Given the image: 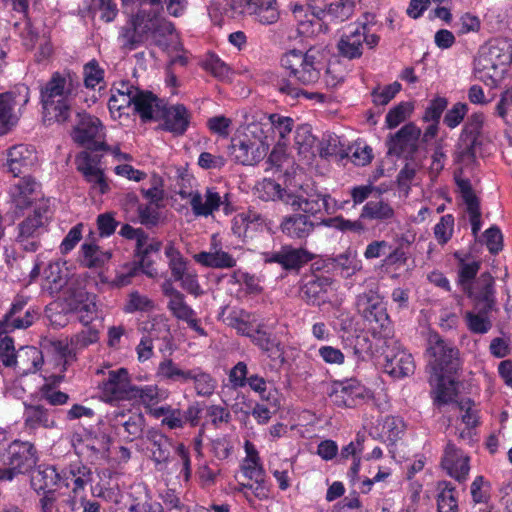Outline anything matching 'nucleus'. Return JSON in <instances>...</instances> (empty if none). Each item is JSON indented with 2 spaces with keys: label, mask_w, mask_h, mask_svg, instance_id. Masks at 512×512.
<instances>
[{
  "label": "nucleus",
  "mask_w": 512,
  "mask_h": 512,
  "mask_svg": "<svg viewBox=\"0 0 512 512\" xmlns=\"http://www.w3.org/2000/svg\"><path fill=\"white\" fill-rule=\"evenodd\" d=\"M79 88L80 82L76 74L70 71L52 73L50 79L40 86L44 121L67 122Z\"/></svg>",
  "instance_id": "1"
},
{
  "label": "nucleus",
  "mask_w": 512,
  "mask_h": 512,
  "mask_svg": "<svg viewBox=\"0 0 512 512\" xmlns=\"http://www.w3.org/2000/svg\"><path fill=\"white\" fill-rule=\"evenodd\" d=\"M39 460L38 450L30 441L14 440L0 453V481H12L30 472Z\"/></svg>",
  "instance_id": "2"
},
{
  "label": "nucleus",
  "mask_w": 512,
  "mask_h": 512,
  "mask_svg": "<svg viewBox=\"0 0 512 512\" xmlns=\"http://www.w3.org/2000/svg\"><path fill=\"white\" fill-rule=\"evenodd\" d=\"M358 309L374 338L388 340L393 337V323L387 313L385 302L377 293L370 291L360 295Z\"/></svg>",
  "instance_id": "3"
},
{
  "label": "nucleus",
  "mask_w": 512,
  "mask_h": 512,
  "mask_svg": "<svg viewBox=\"0 0 512 512\" xmlns=\"http://www.w3.org/2000/svg\"><path fill=\"white\" fill-rule=\"evenodd\" d=\"M426 351L431 376H455L460 368L459 350L450 341L431 333Z\"/></svg>",
  "instance_id": "4"
},
{
  "label": "nucleus",
  "mask_w": 512,
  "mask_h": 512,
  "mask_svg": "<svg viewBox=\"0 0 512 512\" xmlns=\"http://www.w3.org/2000/svg\"><path fill=\"white\" fill-rule=\"evenodd\" d=\"M72 138L77 144L85 147V151L92 154L109 150V146L104 141L101 121L85 111L76 114Z\"/></svg>",
  "instance_id": "5"
},
{
  "label": "nucleus",
  "mask_w": 512,
  "mask_h": 512,
  "mask_svg": "<svg viewBox=\"0 0 512 512\" xmlns=\"http://www.w3.org/2000/svg\"><path fill=\"white\" fill-rule=\"evenodd\" d=\"M29 99L30 89L23 83L0 93V135L8 133L18 123Z\"/></svg>",
  "instance_id": "6"
},
{
  "label": "nucleus",
  "mask_w": 512,
  "mask_h": 512,
  "mask_svg": "<svg viewBox=\"0 0 512 512\" xmlns=\"http://www.w3.org/2000/svg\"><path fill=\"white\" fill-rule=\"evenodd\" d=\"M28 301L24 296L17 295L10 308L0 319V337L15 330L31 327L41 316L37 307L27 306Z\"/></svg>",
  "instance_id": "7"
},
{
  "label": "nucleus",
  "mask_w": 512,
  "mask_h": 512,
  "mask_svg": "<svg viewBox=\"0 0 512 512\" xmlns=\"http://www.w3.org/2000/svg\"><path fill=\"white\" fill-rule=\"evenodd\" d=\"M132 383L126 368L109 370L106 377L98 384L101 399L106 403L129 401Z\"/></svg>",
  "instance_id": "8"
},
{
  "label": "nucleus",
  "mask_w": 512,
  "mask_h": 512,
  "mask_svg": "<svg viewBox=\"0 0 512 512\" xmlns=\"http://www.w3.org/2000/svg\"><path fill=\"white\" fill-rule=\"evenodd\" d=\"M368 390L358 379L336 380L329 394L333 404L339 408H355L364 402Z\"/></svg>",
  "instance_id": "9"
},
{
  "label": "nucleus",
  "mask_w": 512,
  "mask_h": 512,
  "mask_svg": "<svg viewBox=\"0 0 512 512\" xmlns=\"http://www.w3.org/2000/svg\"><path fill=\"white\" fill-rule=\"evenodd\" d=\"M101 158L100 153L82 151L76 156L75 163L85 181L90 184L91 190L105 194L110 190V186L103 169L99 167Z\"/></svg>",
  "instance_id": "10"
},
{
  "label": "nucleus",
  "mask_w": 512,
  "mask_h": 512,
  "mask_svg": "<svg viewBox=\"0 0 512 512\" xmlns=\"http://www.w3.org/2000/svg\"><path fill=\"white\" fill-rule=\"evenodd\" d=\"M421 137V129L414 123L405 124L394 134H390L386 140L387 154L397 157L413 158L418 151V143Z\"/></svg>",
  "instance_id": "11"
},
{
  "label": "nucleus",
  "mask_w": 512,
  "mask_h": 512,
  "mask_svg": "<svg viewBox=\"0 0 512 512\" xmlns=\"http://www.w3.org/2000/svg\"><path fill=\"white\" fill-rule=\"evenodd\" d=\"M269 144L264 140L252 141L247 135L233 138L229 146V153L236 163L242 165H256L265 158Z\"/></svg>",
  "instance_id": "12"
},
{
  "label": "nucleus",
  "mask_w": 512,
  "mask_h": 512,
  "mask_svg": "<svg viewBox=\"0 0 512 512\" xmlns=\"http://www.w3.org/2000/svg\"><path fill=\"white\" fill-rule=\"evenodd\" d=\"M365 21L350 25L337 43L339 55L349 60L360 58L363 54L365 33L369 31L368 24L374 19L369 13L364 15Z\"/></svg>",
  "instance_id": "13"
},
{
  "label": "nucleus",
  "mask_w": 512,
  "mask_h": 512,
  "mask_svg": "<svg viewBox=\"0 0 512 512\" xmlns=\"http://www.w3.org/2000/svg\"><path fill=\"white\" fill-rule=\"evenodd\" d=\"M261 258L266 264L276 263L282 269L290 271L299 270L313 259V255L305 249L283 245L279 251L262 252Z\"/></svg>",
  "instance_id": "14"
},
{
  "label": "nucleus",
  "mask_w": 512,
  "mask_h": 512,
  "mask_svg": "<svg viewBox=\"0 0 512 512\" xmlns=\"http://www.w3.org/2000/svg\"><path fill=\"white\" fill-rule=\"evenodd\" d=\"M228 194L222 197L214 188H207L203 199L199 192L191 194L190 205L192 211L197 216H208L212 215L215 210L219 207H223V211L226 215L233 212L234 207L228 200Z\"/></svg>",
  "instance_id": "15"
},
{
  "label": "nucleus",
  "mask_w": 512,
  "mask_h": 512,
  "mask_svg": "<svg viewBox=\"0 0 512 512\" xmlns=\"http://www.w3.org/2000/svg\"><path fill=\"white\" fill-rule=\"evenodd\" d=\"M469 462V456L457 448L454 443L449 441L446 444L441 458V467L450 477L460 483L466 481L470 471Z\"/></svg>",
  "instance_id": "16"
},
{
  "label": "nucleus",
  "mask_w": 512,
  "mask_h": 512,
  "mask_svg": "<svg viewBox=\"0 0 512 512\" xmlns=\"http://www.w3.org/2000/svg\"><path fill=\"white\" fill-rule=\"evenodd\" d=\"M147 450L158 470H162L171 462L172 452L176 446L172 438L158 430H149L146 435Z\"/></svg>",
  "instance_id": "17"
},
{
  "label": "nucleus",
  "mask_w": 512,
  "mask_h": 512,
  "mask_svg": "<svg viewBox=\"0 0 512 512\" xmlns=\"http://www.w3.org/2000/svg\"><path fill=\"white\" fill-rule=\"evenodd\" d=\"M250 341L270 360L285 361L284 345L281 340L271 331L266 329V325L260 323L256 326L253 334L250 335Z\"/></svg>",
  "instance_id": "18"
},
{
  "label": "nucleus",
  "mask_w": 512,
  "mask_h": 512,
  "mask_svg": "<svg viewBox=\"0 0 512 512\" xmlns=\"http://www.w3.org/2000/svg\"><path fill=\"white\" fill-rule=\"evenodd\" d=\"M384 358V370L394 378L401 379L412 375L415 371V362L412 354L399 345L388 349L385 352Z\"/></svg>",
  "instance_id": "19"
},
{
  "label": "nucleus",
  "mask_w": 512,
  "mask_h": 512,
  "mask_svg": "<svg viewBox=\"0 0 512 512\" xmlns=\"http://www.w3.org/2000/svg\"><path fill=\"white\" fill-rule=\"evenodd\" d=\"M111 439L105 433L88 434L80 441L78 454L85 457L91 464L109 458Z\"/></svg>",
  "instance_id": "20"
},
{
  "label": "nucleus",
  "mask_w": 512,
  "mask_h": 512,
  "mask_svg": "<svg viewBox=\"0 0 512 512\" xmlns=\"http://www.w3.org/2000/svg\"><path fill=\"white\" fill-rule=\"evenodd\" d=\"M38 183L31 177H23L9 191L12 204L15 206V216H24L25 210L31 208L32 201L37 196Z\"/></svg>",
  "instance_id": "21"
},
{
  "label": "nucleus",
  "mask_w": 512,
  "mask_h": 512,
  "mask_svg": "<svg viewBox=\"0 0 512 512\" xmlns=\"http://www.w3.org/2000/svg\"><path fill=\"white\" fill-rule=\"evenodd\" d=\"M325 57L324 50L317 47L309 48L304 53L303 69L298 71V83L306 86L316 83L325 68Z\"/></svg>",
  "instance_id": "22"
},
{
  "label": "nucleus",
  "mask_w": 512,
  "mask_h": 512,
  "mask_svg": "<svg viewBox=\"0 0 512 512\" xmlns=\"http://www.w3.org/2000/svg\"><path fill=\"white\" fill-rule=\"evenodd\" d=\"M60 485L71 489L75 494L84 490L85 486L92 480L91 469L81 461L71 462L59 472Z\"/></svg>",
  "instance_id": "23"
},
{
  "label": "nucleus",
  "mask_w": 512,
  "mask_h": 512,
  "mask_svg": "<svg viewBox=\"0 0 512 512\" xmlns=\"http://www.w3.org/2000/svg\"><path fill=\"white\" fill-rule=\"evenodd\" d=\"M159 119H163L162 128L174 135H182L188 128L190 122V113L183 104H177L167 107L163 103L159 113Z\"/></svg>",
  "instance_id": "24"
},
{
  "label": "nucleus",
  "mask_w": 512,
  "mask_h": 512,
  "mask_svg": "<svg viewBox=\"0 0 512 512\" xmlns=\"http://www.w3.org/2000/svg\"><path fill=\"white\" fill-rule=\"evenodd\" d=\"M144 418L141 414L118 412L112 419V427L124 440L132 442L143 431Z\"/></svg>",
  "instance_id": "25"
},
{
  "label": "nucleus",
  "mask_w": 512,
  "mask_h": 512,
  "mask_svg": "<svg viewBox=\"0 0 512 512\" xmlns=\"http://www.w3.org/2000/svg\"><path fill=\"white\" fill-rule=\"evenodd\" d=\"M334 279L328 275L313 274L301 288L302 297L307 303L320 305L327 298L329 289L332 288Z\"/></svg>",
  "instance_id": "26"
},
{
  "label": "nucleus",
  "mask_w": 512,
  "mask_h": 512,
  "mask_svg": "<svg viewBox=\"0 0 512 512\" xmlns=\"http://www.w3.org/2000/svg\"><path fill=\"white\" fill-rule=\"evenodd\" d=\"M36 163L37 155L32 146L19 144L8 150L7 164L15 177L31 169Z\"/></svg>",
  "instance_id": "27"
},
{
  "label": "nucleus",
  "mask_w": 512,
  "mask_h": 512,
  "mask_svg": "<svg viewBox=\"0 0 512 512\" xmlns=\"http://www.w3.org/2000/svg\"><path fill=\"white\" fill-rule=\"evenodd\" d=\"M131 99L133 110L140 116L142 121L146 122L159 119V113L164 101L159 99L152 92L140 89Z\"/></svg>",
  "instance_id": "28"
},
{
  "label": "nucleus",
  "mask_w": 512,
  "mask_h": 512,
  "mask_svg": "<svg viewBox=\"0 0 512 512\" xmlns=\"http://www.w3.org/2000/svg\"><path fill=\"white\" fill-rule=\"evenodd\" d=\"M23 419L25 428L31 432L40 428L53 429L57 426L52 412L40 404H25Z\"/></svg>",
  "instance_id": "29"
},
{
  "label": "nucleus",
  "mask_w": 512,
  "mask_h": 512,
  "mask_svg": "<svg viewBox=\"0 0 512 512\" xmlns=\"http://www.w3.org/2000/svg\"><path fill=\"white\" fill-rule=\"evenodd\" d=\"M120 234L126 239L136 241L135 254L141 258L142 264L145 262V257L152 252H158L162 246L161 241L154 238L150 239L142 228L121 226Z\"/></svg>",
  "instance_id": "30"
},
{
  "label": "nucleus",
  "mask_w": 512,
  "mask_h": 512,
  "mask_svg": "<svg viewBox=\"0 0 512 512\" xmlns=\"http://www.w3.org/2000/svg\"><path fill=\"white\" fill-rule=\"evenodd\" d=\"M44 364L42 351L35 346H22L14 357L13 367L23 375L38 372Z\"/></svg>",
  "instance_id": "31"
},
{
  "label": "nucleus",
  "mask_w": 512,
  "mask_h": 512,
  "mask_svg": "<svg viewBox=\"0 0 512 512\" xmlns=\"http://www.w3.org/2000/svg\"><path fill=\"white\" fill-rule=\"evenodd\" d=\"M286 187L281 188V185L272 179H265L262 184V190L266 194V196L262 195L261 197L264 200H276L279 199L283 201L285 204H289L290 201H293V204L298 202L297 196H295V189L298 187L297 178L294 177L292 179H287L285 182Z\"/></svg>",
  "instance_id": "32"
},
{
  "label": "nucleus",
  "mask_w": 512,
  "mask_h": 512,
  "mask_svg": "<svg viewBox=\"0 0 512 512\" xmlns=\"http://www.w3.org/2000/svg\"><path fill=\"white\" fill-rule=\"evenodd\" d=\"M495 279L489 272L480 275L477 282V291L474 295L477 308H483V312H492L495 308Z\"/></svg>",
  "instance_id": "33"
},
{
  "label": "nucleus",
  "mask_w": 512,
  "mask_h": 512,
  "mask_svg": "<svg viewBox=\"0 0 512 512\" xmlns=\"http://www.w3.org/2000/svg\"><path fill=\"white\" fill-rule=\"evenodd\" d=\"M60 481L59 472L54 466L42 464L32 473L30 484L31 488L40 494L48 490H56Z\"/></svg>",
  "instance_id": "34"
},
{
  "label": "nucleus",
  "mask_w": 512,
  "mask_h": 512,
  "mask_svg": "<svg viewBox=\"0 0 512 512\" xmlns=\"http://www.w3.org/2000/svg\"><path fill=\"white\" fill-rule=\"evenodd\" d=\"M191 373L192 369H182L173 359L164 358L159 362L155 375L160 381L184 385L190 383Z\"/></svg>",
  "instance_id": "35"
},
{
  "label": "nucleus",
  "mask_w": 512,
  "mask_h": 512,
  "mask_svg": "<svg viewBox=\"0 0 512 512\" xmlns=\"http://www.w3.org/2000/svg\"><path fill=\"white\" fill-rule=\"evenodd\" d=\"M435 383L433 390V402L437 407L452 403L457 396L456 381L454 376H431L430 383Z\"/></svg>",
  "instance_id": "36"
},
{
  "label": "nucleus",
  "mask_w": 512,
  "mask_h": 512,
  "mask_svg": "<svg viewBox=\"0 0 512 512\" xmlns=\"http://www.w3.org/2000/svg\"><path fill=\"white\" fill-rule=\"evenodd\" d=\"M305 191L301 184L298 183V187L295 189V196L298 202L293 204V201H290L288 205H291L294 211H302L304 214H296L294 216H290L286 218V224L290 222L300 221L302 224H313L309 221V216L314 215L317 211H320V204L317 200H308L304 197Z\"/></svg>",
  "instance_id": "37"
},
{
  "label": "nucleus",
  "mask_w": 512,
  "mask_h": 512,
  "mask_svg": "<svg viewBox=\"0 0 512 512\" xmlns=\"http://www.w3.org/2000/svg\"><path fill=\"white\" fill-rule=\"evenodd\" d=\"M454 258L458 262V283L466 290L471 288L473 280L476 278L481 263L477 260L468 261L470 254L456 251Z\"/></svg>",
  "instance_id": "38"
},
{
  "label": "nucleus",
  "mask_w": 512,
  "mask_h": 512,
  "mask_svg": "<svg viewBox=\"0 0 512 512\" xmlns=\"http://www.w3.org/2000/svg\"><path fill=\"white\" fill-rule=\"evenodd\" d=\"M165 398L164 393L155 384L143 386L132 384L129 401H139L147 411L151 406L158 404Z\"/></svg>",
  "instance_id": "39"
},
{
  "label": "nucleus",
  "mask_w": 512,
  "mask_h": 512,
  "mask_svg": "<svg viewBox=\"0 0 512 512\" xmlns=\"http://www.w3.org/2000/svg\"><path fill=\"white\" fill-rule=\"evenodd\" d=\"M139 273L137 261L127 262L116 270V275L110 279L104 272L98 274L100 283L108 284L111 288H122L131 284L132 279Z\"/></svg>",
  "instance_id": "40"
},
{
  "label": "nucleus",
  "mask_w": 512,
  "mask_h": 512,
  "mask_svg": "<svg viewBox=\"0 0 512 512\" xmlns=\"http://www.w3.org/2000/svg\"><path fill=\"white\" fill-rule=\"evenodd\" d=\"M190 382L196 395L206 398L212 396L218 386L216 378L199 366L192 368Z\"/></svg>",
  "instance_id": "41"
},
{
  "label": "nucleus",
  "mask_w": 512,
  "mask_h": 512,
  "mask_svg": "<svg viewBox=\"0 0 512 512\" xmlns=\"http://www.w3.org/2000/svg\"><path fill=\"white\" fill-rule=\"evenodd\" d=\"M456 182L461 192L462 200L466 205V212L469 216L470 224H481L479 200L475 195L469 180L458 179Z\"/></svg>",
  "instance_id": "42"
},
{
  "label": "nucleus",
  "mask_w": 512,
  "mask_h": 512,
  "mask_svg": "<svg viewBox=\"0 0 512 512\" xmlns=\"http://www.w3.org/2000/svg\"><path fill=\"white\" fill-rule=\"evenodd\" d=\"M437 511L458 512V498L456 487L448 481H439L437 484Z\"/></svg>",
  "instance_id": "43"
},
{
  "label": "nucleus",
  "mask_w": 512,
  "mask_h": 512,
  "mask_svg": "<svg viewBox=\"0 0 512 512\" xmlns=\"http://www.w3.org/2000/svg\"><path fill=\"white\" fill-rule=\"evenodd\" d=\"M112 257L110 251H102L93 243H84L81 246V263L87 268H100Z\"/></svg>",
  "instance_id": "44"
},
{
  "label": "nucleus",
  "mask_w": 512,
  "mask_h": 512,
  "mask_svg": "<svg viewBox=\"0 0 512 512\" xmlns=\"http://www.w3.org/2000/svg\"><path fill=\"white\" fill-rule=\"evenodd\" d=\"M356 1L357 0H338L337 2L330 3L325 9H320L316 13L312 12V16L319 20L326 16H331L340 21H344L353 13Z\"/></svg>",
  "instance_id": "45"
},
{
  "label": "nucleus",
  "mask_w": 512,
  "mask_h": 512,
  "mask_svg": "<svg viewBox=\"0 0 512 512\" xmlns=\"http://www.w3.org/2000/svg\"><path fill=\"white\" fill-rule=\"evenodd\" d=\"M165 256L168 259V267L173 281L182 279L183 275L191 269L188 261L183 257L180 251L175 248L173 243H169L165 247Z\"/></svg>",
  "instance_id": "46"
},
{
  "label": "nucleus",
  "mask_w": 512,
  "mask_h": 512,
  "mask_svg": "<svg viewBox=\"0 0 512 512\" xmlns=\"http://www.w3.org/2000/svg\"><path fill=\"white\" fill-rule=\"evenodd\" d=\"M43 226H19L17 242L26 252H36L40 247Z\"/></svg>",
  "instance_id": "47"
},
{
  "label": "nucleus",
  "mask_w": 512,
  "mask_h": 512,
  "mask_svg": "<svg viewBox=\"0 0 512 512\" xmlns=\"http://www.w3.org/2000/svg\"><path fill=\"white\" fill-rule=\"evenodd\" d=\"M394 215L392 207L381 199L368 201L361 212V218L366 220H390Z\"/></svg>",
  "instance_id": "48"
},
{
  "label": "nucleus",
  "mask_w": 512,
  "mask_h": 512,
  "mask_svg": "<svg viewBox=\"0 0 512 512\" xmlns=\"http://www.w3.org/2000/svg\"><path fill=\"white\" fill-rule=\"evenodd\" d=\"M247 15L253 16L254 19L262 25L275 24L280 18V12L276 5V0L267 1V4L250 6Z\"/></svg>",
  "instance_id": "49"
},
{
  "label": "nucleus",
  "mask_w": 512,
  "mask_h": 512,
  "mask_svg": "<svg viewBox=\"0 0 512 512\" xmlns=\"http://www.w3.org/2000/svg\"><path fill=\"white\" fill-rule=\"evenodd\" d=\"M44 274L45 284L43 286L51 295L61 292L68 283L67 275L63 274L58 264H50L45 269Z\"/></svg>",
  "instance_id": "50"
},
{
  "label": "nucleus",
  "mask_w": 512,
  "mask_h": 512,
  "mask_svg": "<svg viewBox=\"0 0 512 512\" xmlns=\"http://www.w3.org/2000/svg\"><path fill=\"white\" fill-rule=\"evenodd\" d=\"M481 143L459 137L454 157L455 162L461 165H471L476 162V148Z\"/></svg>",
  "instance_id": "51"
},
{
  "label": "nucleus",
  "mask_w": 512,
  "mask_h": 512,
  "mask_svg": "<svg viewBox=\"0 0 512 512\" xmlns=\"http://www.w3.org/2000/svg\"><path fill=\"white\" fill-rule=\"evenodd\" d=\"M491 312H483V308H478V313L466 312L465 320L468 329L474 334H485L491 327L492 322L489 318Z\"/></svg>",
  "instance_id": "52"
},
{
  "label": "nucleus",
  "mask_w": 512,
  "mask_h": 512,
  "mask_svg": "<svg viewBox=\"0 0 512 512\" xmlns=\"http://www.w3.org/2000/svg\"><path fill=\"white\" fill-rule=\"evenodd\" d=\"M76 348L74 346L67 343H63L58 341L54 344L55 351V360L57 364L61 366L60 373L63 374L68 366H70L74 361H76ZM60 379L64 378V375H59Z\"/></svg>",
  "instance_id": "53"
},
{
  "label": "nucleus",
  "mask_w": 512,
  "mask_h": 512,
  "mask_svg": "<svg viewBox=\"0 0 512 512\" xmlns=\"http://www.w3.org/2000/svg\"><path fill=\"white\" fill-rule=\"evenodd\" d=\"M483 113H473L468 117L460 137L469 139L478 143L481 142L482 130L484 125Z\"/></svg>",
  "instance_id": "54"
},
{
  "label": "nucleus",
  "mask_w": 512,
  "mask_h": 512,
  "mask_svg": "<svg viewBox=\"0 0 512 512\" xmlns=\"http://www.w3.org/2000/svg\"><path fill=\"white\" fill-rule=\"evenodd\" d=\"M61 291L63 293L65 302L72 311L76 306L82 304L90 294L85 290L84 287L72 281L68 282Z\"/></svg>",
  "instance_id": "55"
},
{
  "label": "nucleus",
  "mask_w": 512,
  "mask_h": 512,
  "mask_svg": "<svg viewBox=\"0 0 512 512\" xmlns=\"http://www.w3.org/2000/svg\"><path fill=\"white\" fill-rule=\"evenodd\" d=\"M304 53L300 50H290L281 57V66L289 71V76L298 83V71L303 69Z\"/></svg>",
  "instance_id": "56"
},
{
  "label": "nucleus",
  "mask_w": 512,
  "mask_h": 512,
  "mask_svg": "<svg viewBox=\"0 0 512 512\" xmlns=\"http://www.w3.org/2000/svg\"><path fill=\"white\" fill-rule=\"evenodd\" d=\"M275 86L281 94L285 95L286 97H289L292 100L297 99L300 96H303V97L309 98V99L314 98L316 96L321 97V98L323 97L320 94L309 93V92L305 91L304 89L297 87L296 84L291 79L281 78V79L277 80Z\"/></svg>",
  "instance_id": "57"
},
{
  "label": "nucleus",
  "mask_w": 512,
  "mask_h": 512,
  "mask_svg": "<svg viewBox=\"0 0 512 512\" xmlns=\"http://www.w3.org/2000/svg\"><path fill=\"white\" fill-rule=\"evenodd\" d=\"M120 38L123 46L129 50L136 49L146 39L134 20L123 27Z\"/></svg>",
  "instance_id": "58"
},
{
  "label": "nucleus",
  "mask_w": 512,
  "mask_h": 512,
  "mask_svg": "<svg viewBox=\"0 0 512 512\" xmlns=\"http://www.w3.org/2000/svg\"><path fill=\"white\" fill-rule=\"evenodd\" d=\"M250 314L244 310L239 312H233L228 317V324L234 328L238 334L246 336L250 339V335L253 334L255 328L249 322Z\"/></svg>",
  "instance_id": "59"
},
{
  "label": "nucleus",
  "mask_w": 512,
  "mask_h": 512,
  "mask_svg": "<svg viewBox=\"0 0 512 512\" xmlns=\"http://www.w3.org/2000/svg\"><path fill=\"white\" fill-rule=\"evenodd\" d=\"M53 211L49 200H42L33 208V215L27 214V217L21 224H44L52 220Z\"/></svg>",
  "instance_id": "60"
},
{
  "label": "nucleus",
  "mask_w": 512,
  "mask_h": 512,
  "mask_svg": "<svg viewBox=\"0 0 512 512\" xmlns=\"http://www.w3.org/2000/svg\"><path fill=\"white\" fill-rule=\"evenodd\" d=\"M153 307L154 304L152 300L140 294L138 291H133L128 295L124 311L126 313H134L137 311L145 312L151 310Z\"/></svg>",
  "instance_id": "61"
},
{
  "label": "nucleus",
  "mask_w": 512,
  "mask_h": 512,
  "mask_svg": "<svg viewBox=\"0 0 512 512\" xmlns=\"http://www.w3.org/2000/svg\"><path fill=\"white\" fill-rule=\"evenodd\" d=\"M483 243L488 251L497 255L503 249V234L498 226H490L483 233Z\"/></svg>",
  "instance_id": "62"
},
{
  "label": "nucleus",
  "mask_w": 512,
  "mask_h": 512,
  "mask_svg": "<svg viewBox=\"0 0 512 512\" xmlns=\"http://www.w3.org/2000/svg\"><path fill=\"white\" fill-rule=\"evenodd\" d=\"M86 328L76 333L71 338V345L76 349H84L99 340V331L93 327L85 325Z\"/></svg>",
  "instance_id": "63"
},
{
  "label": "nucleus",
  "mask_w": 512,
  "mask_h": 512,
  "mask_svg": "<svg viewBox=\"0 0 512 512\" xmlns=\"http://www.w3.org/2000/svg\"><path fill=\"white\" fill-rule=\"evenodd\" d=\"M332 512H368L362 505L359 494L353 491L349 496L338 502Z\"/></svg>",
  "instance_id": "64"
}]
</instances>
